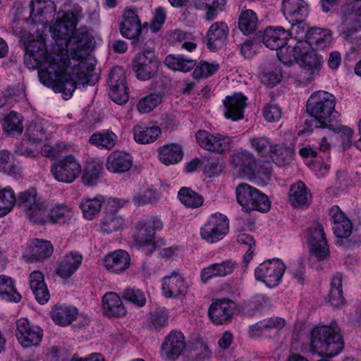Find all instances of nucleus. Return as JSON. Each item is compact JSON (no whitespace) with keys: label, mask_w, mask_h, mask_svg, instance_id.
<instances>
[{"label":"nucleus","mask_w":361,"mask_h":361,"mask_svg":"<svg viewBox=\"0 0 361 361\" xmlns=\"http://www.w3.org/2000/svg\"><path fill=\"white\" fill-rule=\"evenodd\" d=\"M102 170V163L101 161L92 160L87 162L82 176L83 184L87 186L95 184L100 177Z\"/></svg>","instance_id":"603ef678"},{"label":"nucleus","mask_w":361,"mask_h":361,"mask_svg":"<svg viewBox=\"0 0 361 361\" xmlns=\"http://www.w3.org/2000/svg\"><path fill=\"white\" fill-rule=\"evenodd\" d=\"M234 313V303L228 299L216 300L209 306L208 315L215 325H224L229 323Z\"/></svg>","instance_id":"dca6fc26"},{"label":"nucleus","mask_w":361,"mask_h":361,"mask_svg":"<svg viewBox=\"0 0 361 361\" xmlns=\"http://www.w3.org/2000/svg\"><path fill=\"white\" fill-rule=\"evenodd\" d=\"M73 216V211L71 207L65 204H58L52 207L49 211L46 208L44 222L51 224H65Z\"/></svg>","instance_id":"4c0bfd02"},{"label":"nucleus","mask_w":361,"mask_h":361,"mask_svg":"<svg viewBox=\"0 0 361 361\" xmlns=\"http://www.w3.org/2000/svg\"><path fill=\"white\" fill-rule=\"evenodd\" d=\"M109 95L118 104H124L129 99L126 85H118L115 87H109Z\"/></svg>","instance_id":"774afa93"},{"label":"nucleus","mask_w":361,"mask_h":361,"mask_svg":"<svg viewBox=\"0 0 361 361\" xmlns=\"http://www.w3.org/2000/svg\"><path fill=\"white\" fill-rule=\"evenodd\" d=\"M219 69V64L218 63L200 61L199 64L195 66L192 72V76L195 79L207 78L212 75Z\"/></svg>","instance_id":"e2e57ef3"},{"label":"nucleus","mask_w":361,"mask_h":361,"mask_svg":"<svg viewBox=\"0 0 361 361\" xmlns=\"http://www.w3.org/2000/svg\"><path fill=\"white\" fill-rule=\"evenodd\" d=\"M93 37L88 32L85 27L76 30L68 39L66 42V49H61L59 53L47 51V54L60 55L67 63L73 64V72L79 81L89 83V77L91 76L94 70L92 64H89L86 57L89 55L92 46Z\"/></svg>","instance_id":"f03ea898"},{"label":"nucleus","mask_w":361,"mask_h":361,"mask_svg":"<svg viewBox=\"0 0 361 361\" xmlns=\"http://www.w3.org/2000/svg\"><path fill=\"white\" fill-rule=\"evenodd\" d=\"M25 135L34 142H39L46 137V130L39 120H32L26 126Z\"/></svg>","instance_id":"bf43d9fd"},{"label":"nucleus","mask_w":361,"mask_h":361,"mask_svg":"<svg viewBox=\"0 0 361 361\" xmlns=\"http://www.w3.org/2000/svg\"><path fill=\"white\" fill-rule=\"evenodd\" d=\"M257 189L252 187L247 183H240L235 190L236 198L239 204L246 212L252 211L253 204L252 202L255 198V195Z\"/></svg>","instance_id":"49530a36"},{"label":"nucleus","mask_w":361,"mask_h":361,"mask_svg":"<svg viewBox=\"0 0 361 361\" xmlns=\"http://www.w3.org/2000/svg\"><path fill=\"white\" fill-rule=\"evenodd\" d=\"M311 200L310 190L303 182L298 181L291 185L288 192V201L293 207H307Z\"/></svg>","instance_id":"bb28decb"},{"label":"nucleus","mask_w":361,"mask_h":361,"mask_svg":"<svg viewBox=\"0 0 361 361\" xmlns=\"http://www.w3.org/2000/svg\"><path fill=\"white\" fill-rule=\"evenodd\" d=\"M122 298L138 307H142L147 302V298L143 291L135 288H126L122 293Z\"/></svg>","instance_id":"680f3d73"},{"label":"nucleus","mask_w":361,"mask_h":361,"mask_svg":"<svg viewBox=\"0 0 361 361\" xmlns=\"http://www.w3.org/2000/svg\"><path fill=\"white\" fill-rule=\"evenodd\" d=\"M170 40L173 44L180 45L182 49L190 52L197 48L195 36L191 32L180 29L174 30L170 33Z\"/></svg>","instance_id":"c03bdc74"},{"label":"nucleus","mask_w":361,"mask_h":361,"mask_svg":"<svg viewBox=\"0 0 361 361\" xmlns=\"http://www.w3.org/2000/svg\"><path fill=\"white\" fill-rule=\"evenodd\" d=\"M229 231V220L221 213L210 215L200 228L201 238L209 244L221 240Z\"/></svg>","instance_id":"6e6552de"},{"label":"nucleus","mask_w":361,"mask_h":361,"mask_svg":"<svg viewBox=\"0 0 361 361\" xmlns=\"http://www.w3.org/2000/svg\"><path fill=\"white\" fill-rule=\"evenodd\" d=\"M332 228L337 238L347 239L345 242L338 241L341 245H345L349 247L361 244V236L359 235H353L348 238L352 233L353 229V224L350 219H345L338 224L333 225Z\"/></svg>","instance_id":"c9c22d12"},{"label":"nucleus","mask_w":361,"mask_h":361,"mask_svg":"<svg viewBox=\"0 0 361 361\" xmlns=\"http://www.w3.org/2000/svg\"><path fill=\"white\" fill-rule=\"evenodd\" d=\"M342 274L337 272L331 279L330 290L328 295L329 302L332 306L339 307L344 302L342 289Z\"/></svg>","instance_id":"09e8293b"},{"label":"nucleus","mask_w":361,"mask_h":361,"mask_svg":"<svg viewBox=\"0 0 361 361\" xmlns=\"http://www.w3.org/2000/svg\"><path fill=\"white\" fill-rule=\"evenodd\" d=\"M269 157L277 166L281 167L287 166L293 160L294 149L290 146L276 144L274 145Z\"/></svg>","instance_id":"79ce46f5"},{"label":"nucleus","mask_w":361,"mask_h":361,"mask_svg":"<svg viewBox=\"0 0 361 361\" xmlns=\"http://www.w3.org/2000/svg\"><path fill=\"white\" fill-rule=\"evenodd\" d=\"M343 13L341 35L357 47H361V37L357 36L361 30V0H349Z\"/></svg>","instance_id":"39448f33"},{"label":"nucleus","mask_w":361,"mask_h":361,"mask_svg":"<svg viewBox=\"0 0 361 361\" xmlns=\"http://www.w3.org/2000/svg\"><path fill=\"white\" fill-rule=\"evenodd\" d=\"M162 102V95L160 93L152 92L141 99L137 107L141 113H149L156 108Z\"/></svg>","instance_id":"052dcab7"},{"label":"nucleus","mask_w":361,"mask_h":361,"mask_svg":"<svg viewBox=\"0 0 361 361\" xmlns=\"http://www.w3.org/2000/svg\"><path fill=\"white\" fill-rule=\"evenodd\" d=\"M28 259L30 262L43 261L51 256L54 247L50 241L35 239L30 245Z\"/></svg>","instance_id":"ea45409f"},{"label":"nucleus","mask_w":361,"mask_h":361,"mask_svg":"<svg viewBox=\"0 0 361 361\" xmlns=\"http://www.w3.org/2000/svg\"><path fill=\"white\" fill-rule=\"evenodd\" d=\"M289 33L282 27H269L264 30L262 42L272 50H280L287 44Z\"/></svg>","instance_id":"393cba45"},{"label":"nucleus","mask_w":361,"mask_h":361,"mask_svg":"<svg viewBox=\"0 0 361 361\" xmlns=\"http://www.w3.org/2000/svg\"><path fill=\"white\" fill-rule=\"evenodd\" d=\"M133 137L136 142L145 145L155 142L161 135L158 126L138 124L133 128Z\"/></svg>","instance_id":"7c9ffc66"},{"label":"nucleus","mask_w":361,"mask_h":361,"mask_svg":"<svg viewBox=\"0 0 361 361\" xmlns=\"http://www.w3.org/2000/svg\"><path fill=\"white\" fill-rule=\"evenodd\" d=\"M24 63L29 69L38 70L39 79L43 85L51 87L55 92H61L64 99L71 97L76 82L71 74L78 79L73 74V64L67 63L63 56L47 54L44 42L33 41L25 48Z\"/></svg>","instance_id":"f257e3e1"},{"label":"nucleus","mask_w":361,"mask_h":361,"mask_svg":"<svg viewBox=\"0 0 361 361\" xmlns=\"http://www.w3.org/2000/svg\"><path fill=\"white\" fill-rule=\"evenodd\" d=\"M121 34L128 39H136L141 33V23L133 10H127L123 14V21L120 25Z\"/></svg>","instance_id":"c85d7f7f"},{"label":"nucleus","mask_w":361,"mask_h":361,"mask_svg":"<svg viewBox=\"0 0 361 361\" xmlns=\"http://www.w3.org/2000/svg\"><path fill=\"white\" fill-rule=\"evenodd\" d=\"M82 257L77 252H71L58 262L56 274L61 278L70 277L79 268Z\"/></svg>","instance_id":"c756f323"},{"label":"nucleus","mask_w":361,"mask_h":361,"mask_svg":"<svg viewBox=\"0 0 361 361\" xmlns=\"http://www.w3.org/2000/svg\"><path fill=\"white\" fill-rule=\"evenodd\" d=\"M0 298L13 302H18L22 298L16 288L15 281L8 276H0Z\"/></svg>","instance_id":"a19ab883"},{"label":"nucleus","mask_w":361,"mask_h":361,"mask_svg":"<svg viewBox=\"0 0 361 361\" xmlns=\"http://www.w3.org/2000/svg\"><path fill=\"white\" fill-rule=\"evenodd\" d=\"M132 67L139 80H147L157 74L159 66L154 53L146 51L136 56Z\"/></svg>","instance_id":"ddd939ff"},{"label":"nucleus","mask_w":361,"mask_h":361,"mask_svg":"<svg viewBox=\"0 0 361 361\" xmlns=\"http://www.w3.org/2000/svg\"><path fill=\"white\" fill-rule=\"evenodd\" d=\"M133 166L132 156L126 152L116 150L106 159V168L113 173H122L130 169Z\"/></svg>","instance_id":"4be33fe9"},{"label":"nucleus","mask_w":361,"mask_h":361,"mask_svg":"<svg viewBox=\"0 0 361 361\" xmlns=\"http://www.w3.org/2000/svg\"><path fill=\"white\" fill-rule=\"evenodd\" d=\"M322 66V58L316 54L305 56L300 65V80L305 84L311 82L319 75Z\"/></svg>","instance_id":"5701e85b"},{"label":"nucleus","mask_w":361,"mask_h":361,"mask_svg":"<svg viewBox=\"0 0 361 361\" xmlns=\"http://www.w3.org/2000/svg\"><path fill=\"white\" fill-rule=\"evenodd\" d=\"M149 319V327L154 331H159L168 324V315L161 310H157L151 313Z\"/></svg>","instance_id":"338daca9"},{"label":"nucleus","mask_w":361,"mask_h":361,"mask_svg":"<svg viewBox=\"0 0 361 361\" xmlns=\"http://www.w3.org/2000/svg\"><path fill=\"white\" fill-rule=\"evenodd\" d=\"M102 305L104 312L108 317H121L126 314L123 302L116 293H106L103 296Z\"/></svg>","instance_id":"473e14b6"},{"label":"nucleus","mask_w":361,"mask_h":361,"mask_svg":"<svg viewBox=\"0 0 361 361\" xmlns=\"http://www.w3.org/2000/svg\"><path fill=\"white\" fill-rule=\"evenodd\" d=\"M307 235L311 252L318 261L326 259L329 255V249L323 226L319 222L314 223L308 228Z\"/></svg>","instance_id":"4468645a"},{"label":"nucleus","mask_w":361,"mask_h":361,"mask_svg":"<svg viewBox=\"0 0 361 361\" xmlns=\"http://www.w3.org/2000/svg\"><path fill=\"white\" fill-rule=\"evenodd\" d=\"M180 201L187 207L195 209L201 207L204 202L203 197L189 188L183 187L178 192Z\"/></svg>","instance_id":"5fc2aeb1"},{"label":"nucleus","mask_w":361,"mask_h":361,"mask_svg":"<svg viewBox=\"0 0 361 361\" xmlns=\"http://www.w3.org/2000/svg\"><path fill=\"white\" fill-rule=\"evenodd\" d=\"M344 348V341L336 326L319 325L311 331L310 349L314 353L332 357Z\"/></svg>","instance_id":"7ed1b4c3"},{"label":"nucleus","mask_w":361,"mask_h":361,"mask_svg":"<svg viewBox=\"0 0 361 361\" xmlns=\"http://www.w3.org/2000/svg\"><path fill=\"white\" fill-rule=\"evenodd\" d=\"M117 140V135L107 130L94 133L90 136L89 142L99 148L110 150L116 145Z\"/></svg>","instance_id":"a18cd8bd"},{"label":"nucleus","mask_w":361,"mask_h":361,"mask_svg":"<svg viewBox=\"0 0 361 361\" xmlns=\"http://www.w3.org/2000/svg\"><path fill=\"white\" fill-rule=\"evenodd\" d=\"M51 172L56 180L71 183L81 173V166L73 155H68L52 164Z\"/></svg>","instance_id":"9b49d317"},{"label":"nucleus","mask_w":361,"mask_h":361,"mask_svg":"<svg viewBox=\"0 0 361 361\" xmlns=\"http://www.w3.org/2000/svg\"><path fill=\"white\" fill-rule=\"evenodd\" d=\"M78 310L66 305H56L50 312V317L55 324L66 326L76 319Z\"/></svg>","instance_id":"72a5a7b5"},{"label":"nucleus","mask_w":361,"mask_h":361,"mask_svg":"<svg viewBox=\"0 0 361 361\" xmlns=\"http://www.w3.org/2000/svg\"><path fill=\"white\" fill-rule=\"evenodd\" d=\"M237 263L232 259H226L220 263H214L204 267L200 273L201 280L206 283L209 279L216 277H225L231 274L235 268Z\"/></svg>","instance_id":"412c9836"},{"label":"nucleus","mask_w":361,"mask_h":361,"mask_svg":"<svg viewBox=\"0 0 361 361\" xmlns=\"http://www.w3.org/2000/svg\"><path fill=\"white\" fill-rule=\"evenodd\" d=\"M196 140L201 148L217 154H226L231 149L233 140L221 133H212L200 130L196 133Z\"/></svg>","instance_id":"1a4fd4ad"},{"label":"nucleus","mask_w":361,"mask_h":361,"mask_svg":"<svg viewBox=\"0 0 361 361\" xmlns=\"http://www.w3.org/2000/svg\"><path fill=\"white\" fill-rule=\"evenodd\" d=\"M336 98L325 91H317L311 94L307 102V112L314 118L317 128H330L331 123L338 116L335 111Z\"/></svg>","instance_id":"20e7f679"},{"label":"nucleus","mask_w":361,"mask_h":361,"mask_svg":"<svg viewBox=\"0 0 361 361\" xmlns=\"http://www.w3.org/2000/svg\"><path fill=\"white\" fill-rule=\"evenodd\" d=\"M285 324V320L281 317L267 318L251 326L250 334L252 336H276Z\"/></svg>","instance_id":"6ab92c4d"},{"label":"nucleus","mask_w":361,"mask_h":361,"mask_svg":"<svg viewBox=\"0 0 361 361\" xmlns=\"http://www.w3.org/2000/svg\"><path fill=\"white\" fill-rule=\"evenodd\" d=\"M228 31V27L224 22L213 23L207 33L208 48L211 50L221 48L225 44Z\"/></svg>","instance_id":"a878e982"},{"label":"nucleus","mask_w":361,"mask_h":361,"mask_svg":"<svg viewBox=\"0 0 361 361\" xmlns=\"http://www.w3.org/2000/svg\"><path fill=\"white\" fill-rule=\"evenodd\" d=\"M102 197L87 198L80 203V209L86 219H93L100 212L102 207Z\"/></svg>","instance_id":"13d9d810"},{"label":"nucleus","mask_w":361,"mask_h":361,"mask_svg":"<svg viewBox=\"0 0 361 361\" xmlns=\"http://www.w3.org/2000/svg\"><path fill=\"white\" fill-rule=\"evenodd\" d=\"M125 220L116 213H107L101 220V231L109 234L122 229Z\"/></svg>","instance_id":"3c124183"},{"label":"nucleus","mask_w":361,"mask_h":361,"mask_svg":"<svg viewBox=\"0 0 361 361\" xmlns=\"http://www.w3.org/2000/svg\"><path fill=\"white\" fill-rule=\"evenodd\" d=\"M285 269V264L279 259H268L255 269V276L267 286L274 288L280 283Z\"/></svg>","instance_id":"9d476101"},{"label":"nucleus","mask_w":361,"mask_h":361,"mask_svg":"<svg viewBox=\"0 0 361 361\" xmlns=\"http://www.w3.org/2000/svg\"><path fill=\"white\" fill-rule=\"evenodd\" d=\"M162 291L166 298H176L184 295L188 292V286L183 276L173 271L170 276L164 277Z\"/></svg>","instance_id":"aec40b11"},{"label":"nucleus","mask_w":361,"mask_h":361,"mask_svg":"<svg viewBox=\"0 0 361 361\" xmlns=\"http://www.w3.org/2000/svg\"><path fill=\"white\" fill-rule=\"evenodd\" d=\"M282 12L288 22L305 20L307 4L303 0H282Z\"/></svg>","instance_id":"b1692460"},{"label":"nucleus","mask_w":361,"mask_h":361,"mask_svg":"<svg viewBox=\"0 0 361 361\" xmlns=\"http://www.w3.org/2000/svg\"><path fill=\"white\" fill-rule=\"evenodd\" d=\"M247 98L241 92H235L224 99V116L233 121L243 118L244 109L247 106Z\"/></svg>","instance_id":"f3484780"},{"label":"nucleus","mask_w":361,"mask_h":361,"mask_svg":"<svg viewBox=\"0 0 361 361\" xmlns=\"http://www.w3.org/2000/svg\"><path fill=\"white\" fill-rule=\"evenodd\" d=\"M231 163L235 167H238L240 171L250 173L252 171V166L255 164V158L248 151H240L232 155Z\"/></svg>","instance_id":"8fccbe9b"},{"label":"nucleus","mask_w":361,"mask_h":361,"mask_svg":"<svg viewBox=\"0 0 361 361\" xmlns=\"http://www.w3.org/2000/svg\"><path fill=\"white\" fill-rule=\"evenodd\" d=\"M186 348L185 338L178 331H171L161 345V355L168 361H174Z\"/></svg>","instance_id":"2eb2a0df"},{"label":"nucleus","mask_w":361,"mask_h":361,"mask_svg":"<svg viewBox=\"0 0 361 361\" xmlns=\"http://www.w3.org/2000/svg\"><path fill=\"white\" fill-rule=\"evenodd\" d=\"M16 202L27 218L35 224H43L46 216L45 202L38 196L35 188H29L18 194Z\"/></svg>","instance_id":"423d86ee"},{"label":"nucleus","mask_w":361,"mask_h":361,"mask_svg":"<svg viewBox=\"0 0 361 361\" xmlns=\"http://www.w3.org/2000/svg\"><path fill=\"white\" fill-rule=\"evenodd\" d=\"M312 49H323L327 47L331 42L330 30L322 28H311L306 39Z\"/></svg>","instance_id":"58836bf2"},{"label":"nucleus","mask_w":361,"mask_h":361,"mask_svg":"<svg viewBox=\"0 0 361 361\" xmlns=\"http://www.w3.org/2000/svg\"><path fill=\"white\" fill-rule=\"evenodd\" d=\"M165 64L173 71L188 72L197 65V61L186 58L183 55H169L165 59Z\"/></svg>","instance_id":"de8ad7c7"},{"label":"nucleus","mask_w":361,"mask_h":361,"mask_svg":"<svg viewBox=\"0 0 361 361\" xmlns=\"http://www.w3.org/2000/svg\"><path fill=\"white\" fill-rule=\"evenodd\" d=\"M30 286L39 303L42 305L48 302L50 295L42 272L34 271L30 274Z\"/></svg>","instance_id":"2f4dec72"},{"label":"nucleus","mask_w":361,"mask_h":361,"mask_svg":"<svg viewBox=\"0 0 361 361\" xmlns=\"http://www.w3.org/2000/svg\"><path fill=\"white\" fill-rule=\"evenodd\" d=\"M249 142L251 147L262 157H269L274 145L269 138L265 136H256L250 138Z\"/></svg>","instance_id":"6e6d98bb"},{"label":"nucleus","mask_w":361,"mask_h":361,"mask_svg":"<svg viewBox=\"0 0 361 361\" xmlns=\"http://www.w3.org/2000/svg\"><path fill=\"white\" fill-rule=\"evenodd\" d=\"M16 338L24 348L38 346L43 338V330L38 326L32 325L27 319L16 321Z\"/></svg>","instance_id":"f8f14e48"},{"label":"nucleus","mask_w":361,"mask_h":361,"mask_svg":"<svg viewBox=\"0 0 361 361\" xmlns=\"http://www.w3.org/2000/svg\"><path fill=\"white\" fill-rule=\"evenodd\" d=\"M259 21L256 13L251 9L243 10L238 18V27L246 35L253 33L258 27Z\"/></svg>","instance_id":"37998d69"},{"label":"nucleus","mask_w":361,"mask_h":361,"mask_svg":"<svg viewBox=\"0 0 361 361\" xmlns=\"http://www.w3.org/2000/svg\"><path fill=\"white\" fill-rule=\"evenodd\" d=\"M30 7L29 18L33 24H47L56 12L54 3L50 0H32Z\"/></svg>","instance_id":"a211bd4d"},{"label":"nucleus","mask_w":361,"mask_h":361,"mask_svg":"<svg viewBox=\"0 0 361 361\" xmlns=\"http://www.w3.org/2000/svg\"><path fill=\"white\" fill-rule=\"evenodd\" d=\"M16 201L14 191L11 187L0 190V217L8 214Z\"/></svg>","instance_id":"4d7b16f0"},{"label":"nucleus","mask_w":361,"mask_h":361,"mask_svg":"<svg viewBox=\"0 0 361 361\" xmlns=\"http://www.w3.org/2000/svg\"><path fill=\"white\" fill-rule=\"evenodd\" d=\"M163 228V222L157 216H148L139 220L135 224L136 233L134 239L137 245L141 247L149 246L146 251L151 254L155 249L154 242L156 232Z\"/></svg>","instance_id":"0eeeda50"},{"label":"nucleus","mask_w":361,"mask_h":361,"mask_svg":"<svg viewBox=\"0 0 361 361\" xmlns=\"http://www.w3.org/2000/svg\"><path fill=\"white\" fill-rule=\"evenodd\" d=\"M130 262L128 253L123 250H116L104 258V265L110 271L119 274L126 270Z\"/></svg>","instance_id":"cd10ccee"},{"label":"nucleus","mask_w":361,"mask_h":361,"mask_svg":"<svg viewBox=\"0 0 361 361\" xmlns=\"http://www.w3.org/2000/svg\"><path fill=\"white\" fill-rule=\"evenodd\" d=\"M11 154L8 151L0 152V171L8 175L17 176L20 173V168L11 162Z\"/></svg>","instance_id":"0e129e2a"},{"label":"nucleus","mask_w":361,"mask_h":361,"mask_svg":"<svg viewBox=\"0 0 361 361\" xmlns=\"http://www.w3.org/2000/svg\"><path fill=\"white\" fill-rule=\"evenodd\" d=\"M23 116L21 114L11 111L3 119L2 128L8 133H22L23 131Z\"/></svg>","instance_id":"864d4df0"},{"label":"nucleus","mask_w":361,"mask_h":361,"mask_svg":"<svg viewBox=\"0 0 361 361\" xmlns=\"http://www.w3.org/2000/svg\"><path fill=\"white\" fill-rule=\"evenodd\" d=\"M75 29V23L68 14H65L56 20L50 27L54 38L57 40L64 39L65 42L71 37V34Z\"/></svg>","instance_id":"f704fd0d"},{"label":"nucleus","mask_w":361,"mask_h":361,"mask_svg":"<svg viewBox=\"0 0 361 361\" xmlns=\"http://www.w3.org/2000/svg\"><path fill=\"white\" fill-rule=\"evenodd\" d=\"M159 159L165 165L176 164L183 159V152L179 145L171 143L158 149Z\"/></svg>","instance_id":"e433bc0d"},{"label":"nucleus","mask_w":361,"mask_h":361,"mask_svg":"<svg viewBox=\"0 0 361 361\" xmlns=\"http://www.w3.org/2000/svg\"><path fill=\"white\" fill-rule=\"evenodd\" d=\"M291 24V27L287 30L289 33V37H294L296 40L306 39L309 34L308 25L305 23V20L289 22Z\"/></svg>","instance_id":"69168bd1"}]
</instances>
